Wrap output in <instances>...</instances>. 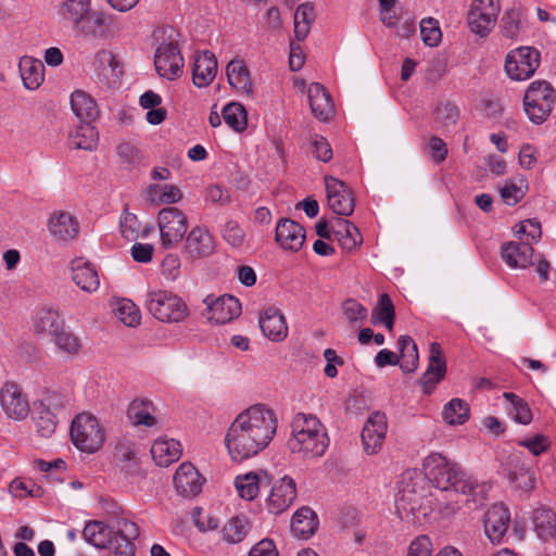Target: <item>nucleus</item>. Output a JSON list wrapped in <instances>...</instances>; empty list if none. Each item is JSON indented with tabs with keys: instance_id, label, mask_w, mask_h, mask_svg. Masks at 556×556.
<instances>
[{
	"instance_id": "37",
	"label": "nucleus",
	"mask_w": 556,
	"mask_h": 556,
	"mask_svg": "<svg viewBox=\"0 0 556 556\" xmlns=\"http://www.w3.org/2000/svg\"><path fill=\"white\" fill-rule=\"evenodd\" d=\"M63 326L64 323L59 312L52 308L38 311L34 318V330L39 336L53 338Z\"/></svg>"
},
{
	"instance_id": "62",
	"label": "nucleus",
	"mask_w": 556,
	"mask_h": 556,
	"mask_svg": "<svg viewBox=\"0 0 556 556\" xmlns=\"http://www.w3.org/2000/svg\"><path fill=\"white\" fill-rule=\"evenodd\" d=\"M432 543L427 535L417 536L408 546L407 556H431Z\"/></svg>"
},
{
	"instance_id": "49",
	"label": "nucleus",
	"mask_w": 556,
	"mask_h": 556,
	"mask_svg": "<svg viewBox=\"0 0 556 556\" xmlns=\"http://www.w3.org/2000/svg\"><path fill=\"white\" fill-rule=\"evenodd\" d=\"M222 114L225 123L235 131L241 132L247 128V111L242 104L230 102L224 106Z\"/></svg>"
},
{
	"instance_id": "56",
	"label": "nucleus",
	"mask_w": 556,
	"mask_h": 556,
	"mask_svg": "<svg viewBox=\"0 0 556 556\" xmlns=\"http://www.w3.org/2000/svg\"><path fill=\"white\" fill-rule=\"evenodd\" d=\"M116 154L123 163L129 166H136L142 161L139 149L129 142L119 143L116 148Z\"/></svg>"
},
{
	"instance_id": "40",
	"label": "nucleus",
	"mask_w": 556,
	"mask_h": 556,
	"mask_svg": "<svg viewBox=\"0 0 556 556\" xmlns=\"http://www.w3.org/2000/svg\"><path fill=\"white\" fill-rule=\"evenodd\" d=\"M400 356L399 364L404 372H414L419 363L417 345L409 336H401L397 341Z\"/></svg>"
},
{
	"instance_id": "64",
	"label": "nucleus",
	"mask_w": 556,
	"mask_h": 556,
	"mask_svg": "<svg viewBox=\"0 0 556 556\" xmlns=\"http://www.w3.org/2000/svg\"><path fill=\"white\" fill-rule=\"evenodd\" d=\"M519 444L527 447L535 456L541 455L549 447V441L547 437L543 434H536L532 438L522 440Z\"/></svg>"
},
{
	"instance_id": "38",
	"label": "nucleus",
	"mask_w": 556,
	"mask_h": 556,
	"mask_svg": "<svg viewBox=\"0 0 556 556\" xmlns=\"http://www.w3.org/2000/svg\"><path fill=\"white\" fill-rule=\"evenodd\" d=\"M99 142V132L90 122H83L70 135V144L74 149L93 151Z\"/></svg>"
},
{
	"instance_id": "22",
	"label": "nucleus",
	"mask_w": 556,
	"mask_h": 556,
	"mask_svg": "<svg viewBox=\"0 0 556 556\" xmlns=\"http://www.w3.org/2000/svg\"><path fill=\"white\" fill-rule=\"evenodd\" d=\"M204 479L191 463H182L174 476V485L178 494L189 497L198 495Z\"/></svg>"
},
{
	"instance_id": "10",
	"label": "nucleus",
	"mask_w": 556,
	"mask_h": 556,
	"mask_svg": "<svg viewBox=\"0 0 556 556\" xmlns=\"http://www.w3.org/2000/svg\"><path fill=\"white\" fill-rule=\"evenodd\" d=\"M161 247L174 249L182 241L189 224L187 215L175 206L162 208L157 214Z\"/></svg>"
},
{
	"instance_id": "8",
	"label": "nucleus",
	"mask_w": 556,
	"mask_h": 556,
	"mask_svg": "<svg viewBox=\"0 0 556 556\" xmlns=\"http://www.w3.org/2000/svg\"><path fill=\"white\" fill-rule=\"evenodd\" d=\"M146 303L150 314L162 323H180L189 314L185 301L167 290L149 292Z\"/></svg>"
},
{
	"instance_id": "33",
	"label": "nucleus",
	"mask_w": 556,
	"mask_h": 556,
	"mask_svg": "<svg viewBox=\"0 0 556 556\" xmlns=\"http://www.w3.org/2000/svg\"><path fill=\"white\" fill-rule=\"evenodd\" d=\"M52 341L58 351L67 358L77 357L84 348L80 337L65 325L56 332Z\"/></svg>"
},
{
	"instance_id": "35",
	"label": "nucleus",
	"mask_w": 556,
	"mask_h": 556,
	"mask_svg": "<svg viewBox=\"0 0 556 556\" xmlns=\"http://www.w3.org/2000/svg\"><path fill=\"white\" fill-rule=\"evenodd\" d=\"M186 248L193 257L207 256L214 251L213 238L206 229L195 227L187 237Z\"/></svg>"
},
{
	"instance_id": "48",
	"label": "nucleus",
	"mask_w": 556,
	"mask_h": 556,
	"mask_svg": "<svg viewBox=\"0 0 556 556\" xmlns=\"http://www.w3.org/2000/svg\"><path fill=\"white\" fill-rule=\"evenodd\" d=\"M503 396L508 402L509 405L507 407V412L515 421L522 425H528L531 422V409L521 397L511 392H505Z\"/></svg>"
},
{
	"instance_id": "59",
	"label": "nucleus",
	"mask_w": 556,
	"mask_h": 556,
	"mask_svg": "<svg viewBox=\"0 0 556 556\" xmlns=\"http://www.w3.org/2000/svg\"><path fill=\"white\" fill-rule=\"evenodd\" d=\"M458 118V110L451 103L439 104L435 109V119L443 127L454 125Z\"/></svg>"
},
{
	"instance_id": "51",
	"label": "nucleus",
	"mask_w": 556,
	"mask_h": 556,
	"mask_svg": "<svg viewBox=\"0 0 556 556\" xmlns=\"http://www.w3.org/2000/svg\"><path fill=\"white\" fill-rule=\"evenodd\" d=\"M420 36L425 45L437 47L442 38L439 22L433 17H427L420 21Z\"/></svg>"
},
{
	"instance_id": "4",
	"label": "nucleus",
	"mask_w": 556,
	"mask_h": 556,
	"mask_svg": "<svg viewBox=\"0 0 556 556\" xmlns=\"http://www.w3.org/2000/svg\"><path fill=\"white\" fill-rule=\"evenodd\" d=\"M290 428L287 446L292 454L303 459H315L326 453L329 446V437L326 427L315 415L295 414Z\"/></svg>"
},
{
	"instance_id": "42",
	"label": "nucleus",
	"mask_w": 556,
	"mask_h": 556,
	"mask_svg": "<svg viewBox=\"0 0 556 556\" xmlns=\"http://www.w3.org/2000/svg\"><path fill=\"white\" fill-rule=\"evenodd\" d=\"M250 530V523L244 517H232L222 528V540L227 544L242 542Z\"/></svg>"
},
{
	"instance_id": "47",
	"label": "nucleus",
	"mask_w": 556,
	"mask_h": 556,
	"mask_svg": "<svg viewBox=\"0 0 556 556\" xmlns=\"http://www.w3.org/2000/svg\"><path fill=\"white\" fill-rule=\"evenodd\" d=\"M528 184L522 177L508 179L500 189L503 202L507 205H515L526 195Z\"/></svg>"
},
{
	"instance_id": "3",
	"label": "nucleus",
	"mask_w": 556,
	"mask_h": 556,
	"mask_svg": "<svg viewBox=\"0 0 556 556\" xmlns=\"http://www.w3.org/2000/svg\"><path fill=\"white\" fill-rule=\"evenodd\" d=\"M83 536L98 548H111L117 556H135L134 540L139 536V528L127 518H114L110 525L99 520L87 522Z\"/></svg>"
},
{
	"instance_id": "29",
	"label": "nucleus",
	"mask_w": 556,
	"mask_h": 556,
	"mask_svg": "<svg viewBox=\"0 0 556 556\" xmlns=\"http://www.w3.org/2000/svg\"><path fill=\"white\" fill-rule=\"evenodd\" d=\"M332 241H337L346 252L354 251L363 241L358 228L350 220L342 218L332 223Z\"/></svg>"
},
{
	"instance_id": "12",
	"label": "nucleus",
	"mask_w": 556,
	"mask_h": 556,
	"mask_svg": "<svg viewBox=\"0 0 556 556\" xmlns=\"http://www.w3.org/2000/svg\"><path fill=\"white\" fill-rule=\"evenodd\" d=\"M0 406L7 418L25 420L30 413V403L23 388L14 381H5L0 388Z\"/></svg>"
},
{
	"instance_id": "41",
	"label": "nucleus",
	"mask_w": 556,
	"mask_h": 556,
	"mask_svg": "<svg viewBox=\"0 0 556 556\" xmlns=\"http://www.w3.org/2000/svg\"><path fill=\"white\" fill-rule=\"evenodd\" d=\"M115 317L127 327H137L141 321V312L138 306L128 299H118L112 302Z\"/></svg>"
},
{
	"instance_id": "63",
	"label": "nucleus",
	"mask_w": 556,
	"mask_h": 556,
	"mask_svg": "<svg viewBox=\"0 0 556 556\" xmlns=\"http://www.w3.org/2000/svg\"><path fill=\"white\" fill-rule=\"evenodd\" d=\"M205 200L213 204L226 205L230 202V194L226 188L213 185L206 188Z\"/></svg>"
},
{
	"instance_id": "21",
	"label": "nucleus",
	"mask_w": 556,
	"mask_h": 556,
	"mask_svg": "<svg viewBox=\"0 0 556 556\" xmlns=\"http://www.w3.org/2000/svg\"><path fill=\"white\" fill-rule=\"evenodd\" d=\"M260 328L263 334L273 342H281L288 337V325L282 312L274 306L260 313Z\"/></svg>"
},
{
	"instance_id": "54",
	"label": "nucleus",
	"mask_w": 556,
	"mask_h": 556,
	"mask_svg": "<svg viewBox=\"0 0 556 556\" xmlns=\"http://www.w3.org/2000/svg\"><path fill=\"white\" fill-rule=\"evenodd\" d=\"M342 311L349 323H363L368 315V311L356 300L348 299L342 304Z\"/></svg>"
},
{
	"instance_id": "30",
	"label": "nucleus",
	"mask_w": 556,
	"mask_h": 556,
	"mask_svg": "<svg viewBox=\"0 0 556 556\" xmlns=\"http://www.w3.org/2000/svg\"><path fill=\"white\" fill-rule=\"evenodd\" d=\"M23 85L28 90L38 89L45 80V65L40 60L25 55L18 62Z\"/></svg>"
},
{
	"instance_id": "13",
	"label": "nucleus",
	"mask_w": 556,
	"mask_h": 556,
	"mask_svg": "<svg viewBox=\"0 0 556 556\" xmlns=\"http://www.w3.org/2000/svg\"><path fill=\"white\" fill-rule=\"evenodd\" d=\"M498 13L497 0H472L467 17L470 30L480 37L488 36L495 25Z\"/></svg>"
},
{
	"instance_id": "34",
	"label": "nucleus",
	"mask_w": 556,
	"mask_h": 556,
	"mask_svg": "<svg viewBox=\"0 0 556 556\" xmlns=\"http://www.w3.org/2000/svg\"><path fill=\"white\" fill-rule=\"evenodd\" d=\"M318 526L316 514L308 507L299 508L291 519V531L294 536L303 540L311 538Z\"/></svg>"
},
{
	"instance_id": "31",
	"label": "nucleus",
	"mask_w": 556,
	"mask_h": 556,
	"mask_svg": "<svg viewBox=\"0 0 556 556\" xmlns=\"http://www.w3.org/2000/svg\"><path fill=\"white\" fill-rule=\"evenodd\" d=\"M151 455L156 465L167 467L181 455L180 443L174 439L159 438L151 446Z\"/></svg>"
},
{
	"instance_id": "26",
	"label": "nucleus",
	"mask_w": 556,
	"mask_h": 556,
	"mask_svg": "<svg viewBox=\"0 0 556 556\" xmlns=\"http://www.w3.org/2000/svg\"><path fill=\"white\" fill-rule=\"evenodd\" d=\"M217 73V60L214 53L203 51L194 58L192 66V81L198 88L212 84Z\"/></svg>"
},
{
	"instance_id": "19",
	"label": "nucleus",
	"mask_w": 556,
	"mask_h": 556,
	"mask_svg": "<svg viewBox=\"0 0 556 556\" xmlns=\"http://www.w3.org/2000/svg\"><path fill=\"white\" fill-rule=\"evenodd\" d=\"M510 522V514L503 504H494L484 514L483 528L493 544L502 543Z\"/></svg>"
},
{
	"instance_id": "9",
	"label": "nucleus",
	"mask_w": 556,
	"mask_h": 556,
	"mask_svg": "<svg viewBox=\"0 0 556 556\" xmlns=\"http://www.w3.org/2000/svg\"><path fill=\"white\" fill-rule=\"evenodd\" d=\"M73 444L86 453L97 452L104 442V433L98 419L88 414H78L71 426Z\"/></svg>"
},
{
	"instance_id": "25",
	"label": "nucleus",
	"mask_w": 556,
	"mask_h": 556,
	"mask_svg": "<svg viewBox=\"0 0 556 556\" xmlns=\"http://www.w3.org/2000/svg\"><path fill=\"white\" fill-rule=\"evenodd\" d=\"M531 242H507L502 245V258L510 268L526 269L533 264Z\"/></svg>"
},
{
	"instance_id": "39",
	"label": "nucleus",
	"mask_w": 556,
	"mask_h": 556,
	"mask_svg": "<svg viewBox=\"0 0 556 556\" xmlns=\"http://www.w3.org/2000/svg\"><path fill=\"white\" fill-rule=\"evenodd\" d=\"M71 108L81 122H91L98 115L96 102L83 90H76L71 94Z\"/></svg>"
},
{
	"instance_id": "46",
	"label": "nucleus",
	"mask_w": 556,
	"mask_h": 556,
	"mask_svg": "<svg viewBox=\"0 0 556 556\" xmlns=\"http://www.w3.org/2000/svg\"><path fill=\"white\" fill-rule=\"evenodd\" d=\"M152 412L153 406L151 402L137 400L131 402L128 416L136 426L152 427L156 422Z\"/></svg>"
},
{
	"instance_id": "53",
	"label": "nucleus",
	"mask_w": 556,
	"mask_h": 556,
	"mask_svg": "<svg viewBox=\"0 0 556 556\" xmlns=\"http://www.w3.org/2000/svg\"><path fill=\"white\" fill-rule=\"evenodd\" d=\"M223 239L231 247L239 248L245 240V232L243 228L235 220L225 223L222 229Z\"/></svg>"
},
{
	"instance_id": "2",
	"label": "nucleus",
	"mask_w": 556,
	"mask_h": 556,
	"mask_svg": "<svg viewBox=\"0 0 556 556\" xmlns=\"http://www.w3.org/2000/svg\"><path fill=\"white\" fill-rule=\"evenodd\" d=\"M277 426L275 410L265 404H254L242 410L225 437L230 458L240 463L256 456L273 441Z\"/></svg>"
},
{
	"instance_id": "18",
	"label": "nucleus",
	"mask_w": 556,
	"mask_h": 556,
	"mask_svg": "<svg viewBox=\"0 0 556 556\" xmlns=\"http://www.w3.org/2000/svg\"><path fill=\"white\" fill-rule=\"evenodd\" d=\"M47 228L55 242L65 244L78 236L79 223L70 212L55 211L49 216Z\"/></svg>"
},
{
	"instance_id": "24",
	"label": "nucleus",
	"mask_w": 556,
	"mask_h": 556,
	"mask_svg": "<svg viewBox=\"0 0 556 556\" xmlns=\"http://www.w3.org/2000/svg\"><path fill=\"white\" fill-rule=\"evenodd\" d=\"M72 279L77 287L88 293L96 292L100 287V278L92 263L83 257L71 262Z\"/></svg>"
},
{
	"instance_id": "20",
	"label": "nucleus",
	"mask_w": 556,
	"mask_h": 556,
	"mask_svg": "<svg viewBox=\"0 0 556 556\" xmlns=\"http://www.w3.org/2000/svg\"><path fill=\"white\" fill-rule=\"evenodd\" d=\"M446 374V362L438 342L430 344L429 363L426 372L421 377L424 393L431 394Z\"/></svg>"
},
{
	"instance_id": "15",
	"label": "nucleus",
	"mask_w": 556,
	"mask_h": 556,
	"mask_svg": "<svg viewBox=\"0 0 556 556\" xmlns=\"http://www.w3.org/2000/svg\"><path fill=\"white\" fill-rule=\"evenodd\" d=\"M325 186L329 208L338 215L350 216L355 206L352 190L334 177H325Z\"/></svg>"
},
{
	"instance_id": "60",
	"label": "nucleus",
	"mask_w": 556,
	"mask_h": 556,
	"mask_svg": "<svg viewBox=\"0 0 556 556\" xmlns=\"http://www.w3.org/2000/svg\"><path fill=\"white\" fill-rule=\"evenodd\" d=\"M136 443L130 439H123L116 445L115 457L123 463H130L137 455Z\"/></svg>"
},
{
	"instance_id": "58",
	"label": "nucleus",
	"mask_w": 556,
	"mask_h": 556,
	"mask_svg": "<svg viewBox=\"0 0 556 556\" xmlns=\"http://www.w3.org/2000/svg\"><path fill=\"white\" fill-rule=\"evenodd\" d=\"M515 233L525 235L531 242H538L542 237L541 224L536 219H526L516 225Z\"/></svg>"
},
{
	"instance_id": "5",
	"label": "nucleus",
	"mask_w": 556,
	"mask_h": 556,
	"mask_svg": "<svg viewBox=\"0 0 556 556\" xmlns=\"http://www.w3.org/2000/svg\"><path fill=\"white\" fill-rule=\"evenodd\" d=\"M58 15L88 40L105 38L113 22L105 12L92 9V0H64L58 7Z\"/></svg>"
},
{
	"instance_id": "52",
	"label": "nucleus",
	"mask_w": 556,
	"mask_h": 556,
	"mask_svg": "<svg viewBox=\"0 0 556 556\" xmlns=\"http://www.w3.org/2000/svg\"><path fill=\"white\" fill-rule=\"evenodd\" d=\"M502 33L507 38H516L521 28L520 12L516 9L507 10L501 18Z\"/></svg>"
},
{
	"instance_id": "55",
	"label": "nucleus",
	"mask_w": 556,
	"mask_h": 556,
	"mask_svg": "<svg viewBox=\"0 0 556 556\" xmlns=\"http://www.w3.org/2000/svg\"><path fill=\"white\" fill-rule=\"evenodd\" d=\"M10 491L14 496L39 497L42 495V489L34 483L31 480L15 479L10 484Z\"/></svg>"
},
{
	"instance_id": "36",
	"label": "nucleus",
	"mask_w": 556,
	"mask_h": 556,
	"mask_svg": "<svg viewBox=\"0 0 556 556\" xmlns=\"http://www.w3.org/2000/svg\"><path fill=\"white\" fill-rule=\"evenodd\" d=\"M262 483H268L267 475L264 472L250 471L235 480L239 496L247 501H252L258 495Z\"/></svg>"
},
{
	"instance_id": "16",
	"label": "nucleus",
	"mask_w": 556,
	"mask_h": 556,
	"mask_svg": "<svg viewBox=\"0 0 556 556\" xmlns=\"http://www.w3.org/2000/svg\"><path fill=\"white\" fill-rule=\"evenodd\" d=\"M296 495L295 481L291 477L285 476L274 483L266 501V507L271 514H281L294 503Z\"/></svg>"
},
{
	"instance_id": "57",
	"label": "nucleus",
	"mask_w": 556,
	"mask_h": 556,
	"mask_svg": "<svg viewBox=\"0 0 556 556\" xmlns=\"http://www.w3.org/2000/svg\"><path fill=\"white\" fill-rule=\"evenodd\" d=\"M181 262L178 255L167 254L161 263V273L168 281H175L180 276Z\"/></svg>"
},
{
	"instance_id": "1",
	"label": "nucleus",
	"mask_w": 556,
	"mask_h": 556,
	"mask_svg": "<svg viewBox=\"0 0 556 556\" xmlns=\"http://www.w3.org/2000/svg\"><path fill=\"white\" fill-rule=\"evenodd\" d=\"M422 470H406L400 481L395 497V510L401 520L420 526L429 514L438 509L442 516H451L459 509L458 501L443 503L437 495L427 493L431 482L440 493L450 492L471 496L475 506L482 505L489 486L467 477L458 464L440 453H431L422 462Z\"/></svg>"
},
{
	"instance_id": "17",
	"label": "nucleus",
	"mask_w": 556,
	"mask_h": 556,
	"mask_svg": "<svg viewBox=\"0 0 556 556\" xmlns=\"http://www.w3.org/2000/svg\"><path fill=\"white\" fill-rule=\"evenodd\" d=\"M204 303L207 308V319L215 324L229 323L241 314V304L232 295L226 294L219 298L207 295Z\"/></svg>"
},
{
	"instance_id": "28",
	"label": "nucleus",
	"mask_w": 556,
	"mask_h": 556,
	"mask_svg": "<svg viewBox=\"0 0 556 556\" xmlns=\"http://www.w3.org/2000/svg\"><path fill=\"white\" fill-rule=\"evenodd\" d=\"M307 97L312 113L315 117L326 122L332 116L333 103L323 85L312 83L307 88Z\"/></svg>"
},
{
	"instance_id": "23",
	"label": "nucleus",
	"mask_w": 556,
	"mask_h": 556,
	"mask_svg": "<svg viewBox=\"0 0 556 556\" xmlns=\"http://www.w3.org/2000/svg\"><path fill=\"white\" fill-rule=\"evenodd\" d=\"M275 239L287 251H299L305 241V230L296 222L281 218L276 226Z\"/></svg>"
},
{
	"instance_id": "6",
	"label": "nucleus",
	"mask_w": 556,
	"mask_h": 556,
	"mask_svg": "<svg viewBox=\"0 0 556 556\" xmlns=\"http://www.w3.org/2000/svg\"><path fill=\"white\" fill-rule=\"evenodd\" d=\"M179 38V33L172 27L159 28L154 31V39L157 42L154 52V66L162 78L175 80L184 73L185 60Z\"/></svg>"
},
{
	"instance_id": "45",
	"label": "nucleus",
	"mask_w": 556,
	"mask_h": 556,
	"mask_svg": "<svg viewBox=\"0 0 556 556\" xmlns=\"http://www.w3.org/2000/svg\"><path fill=\"white\" fill-rule=\"evenodd\" d=\"M315 20L314 7L311 3H302L294 13V35L299 41L304 40Z\"/></svg>"
},
{
	"instance_id": "27",
	"label": "nucleus",
	"mask_w": 556,
	"mask_h": 556,
	"mask_svg": "<svg viewBox=\"0 0 556 556\" xmlns=\"http://www.w3.org/2000/svg\"><path fill=\"white\" fill-rule=\"evenodd\" d=\"M229 85L237 92L244 96L253 93V80L250 71L242 59H233L226 66Z\"/></svg>"
},
{
	"instance_id": "50",
	"label": "nucleus",
	"mask_w": 556,
	"mask_h": 556,
	"mask_svg": "<svg viewBox=\"0 0 556 556\" xmlns=\"http://www.w3.org/2000/svg\"><path fill=\"white\" fill-rule=\"evenodd\" d=\"M140 228L141 223L138 217L125 207L119 217V230L122 236L128 241H135L140 237Z\"/></svg>"
},
{
	"instance_id": "11",
	"label": "nucleus",
	"mask_w": 556,
	"mask_h": 556,
	"mask_svg": "<svg viewBox=\"0 0 556 556\" xmlns=\"http://www.w3.org/2000/svg\"><path fill=\"white\" fill-rule=\"evenodd\" d=\"M540 52L532 47L511 50L505 60V72L513 80L529 79L540 65Z\"/></svg>"
},
{
	"instance_id": "14",
	"label": "nucleus",
	"mask_w": 556,
	"mask_h": 556,
	"mask_svg": "<svg viewBox=\"0 0 556 556\" xmlns=\"http://www.w3.org/2000/svg\"><path fill=\"white\" fill-rule=\"evenodd\" d=\"M388 432V419L384 413L374 412L365 420L361 440L363 451L367 455L378 454L384 444Z\"/></svg>"
},
{
	"instance_id": "32",
	"label": "nucleus",
	"mask_w": 556,
	"mask_h": 556,
	"mask_svg": "<svg viewBox=\"0 0 556 556\" xmlns=\"http://www.w3.org/2000/svg\"><path fill=\"white\" fill-rule=\"evenodd\" d=\"M144 195L152 205L175 204L182 199L181 190L170 184H151L147 187Z\"/></svg>"
},
{
	"instance_id": "61",
	"label": "nucleus",
	"mask_w": 556,
	"mask_h": 556,
	"mask_svg": "<svg viewBox=\"0 0 556 556\" xmlns=\"http://www.w3.org/2000/svg\"><path fill=\"white\" fill-rule=\"evenodd\" d=\"M192 518L195 527L201 532H208L218 528V520L208 514H204L201 508H194Z\"/></svg>"
},
{
	"instance_id": "43",
	"label": "nucleus",
	"mask_w": 556,
	"mask_h": 556,
	"mask_svg": "<svg viewBox=\"0 0 556 556\" xmlns=\"http://www.w3.org/2000/svg\"><path fill=\"white\" fill-rule=\"evenodd\" d=\"M470 416V408L466 401L455 397L447 402L442 409L443 420L451 426L464 425Z\"/></svg>"
},
{
	"instance_id": "44",
	"label": "nucleus",
	"mask_w": 556,
	"mask_h": 556,
	"mask_svg": "<svg viewBox=\"0 0 556 556\" xmlns=\"http://www.w3.org/2000/svg\"><path fill=\"white\" fill-rule=\"evenodd\" d=\"M534 530L542 540L556 536V513L547 508H539L533 517Z\"/></svg>"
},
{
	"instance_id": "7",
	"label": "nucleus",
	"mask_w": 556,
	"mask_h": 556,
	"mask_svg": "<svg viewBox=\"0 0 556 556\" xmlns=\"http://www.w3.org/2000/svg\"><path fill=\"white\" fill-rule=\"evenodd\" d=\"M556 102V90L545 80L532 81L523 97V109L528 118L536 125L543 124Z\"/></svg>"
}]
</instances>
